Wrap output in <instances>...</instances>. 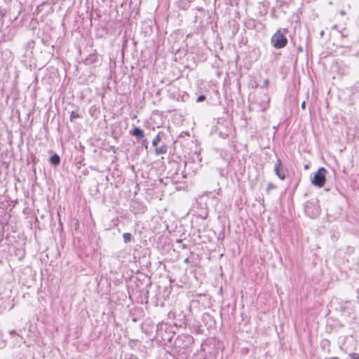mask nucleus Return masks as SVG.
Returning <instances> with one entry per match:
<instances>
[{
	"instance_id": "obj_1",
	"label": "nucleus",
	"mask_w": 359,
	"mask_h": 359,
	"mask_svg": "<svg viewBox=\"0 0 359 359\" xmlns=\"http://www.w3.org/2000/svg\"><path fill=\"white\" fill-rule=\"evenodd\" d=\"M188 313L183 316L182 323H181V348L184 351L181 352V359H193L191 346L194 344V339L192 334H198L201 332L200 323L194 318L191 313V307H187Z\"/></svg>"
},
{
	"instance_id": "obj_2",
	"label": "nucleus",
	"mask_w": 359,
	"mask_h": 359,
	"mask_svg": "<svg viewBox=\"0 0 359 359\" xmlns=\"http://www.w3.org/2000/svg\"><path fill=\"white\" fill-rule=\"evenodd\" d=\"M208 224H200L196 228H192L191 231L189 233L191 241L190 244L194 245L197 243H212L216 238V232L215 231L207 229Z\"/></svg>"
},
{
	"instance_id": "obj_3",
	"label": "nucleus",
	"mask_w": 359,
	"mask_h": 359,
	"mask_svg": "<svg viewBox=\"0 0 359 359\" xmlns=\"http://www.w3.org/2000/svg\"><path fill=\"white\" fill-rule=\"evenodd\" d=\"M191 210L196 216L195 221L191 220L192 225L194 223L196 226L200 224L207 223L205 219L208 216V208L206 203L201 201H196Z\"/></svg>"
},
{
	"instance_id": "obj_4",
	"label": "nucleus",
	"mask_w": 359,
	"mask_h": 359,
	"mask_svg": "<svg viewBox=\"0 0 359 359\" xmlns=\"http://www.w3.org/2000/svg\"><path fill=\"white\" fill-rule=\"evenodd\" d=\"M186 238H181V248L183 252H181V255L184 257V262L186 264H190L191 266L196 265L198 260V255L194 252V245L190 243H185L184 241Z\"/></svg>"
},
{
	"instance_id": "obj_5",
	"label": "nucleus",
	"mask_w": 359,
	"mask_h": 359,
	"mask_svg": "<svg viewBox=\"0 0 359 359\" xmlns=\"http://www.w3.org/2000/svg\"><path fill=\"white\" fill-rule=\"evenodd\" d=\"M288 33L287 29H278L271 38V43L276 49L285 48L287 43L286 34Z\"/></svg>"
},
{
	"instance_id": "obj_6",
	"label": "nucleus",
	"mask_w": 359,
	"mask_h": 359,
	"mask_svg": "<svg viewBox=\"0 0 359 359\" xmlns=\"http://www.w3.org/2000/svg\"><path fill=\"white\" fill-rule=\"evenodd\" d=\"M304 210L306 215L312 219L317 218L321 212L318 199L314 198L307 201L304 203Z\"/></svg>"
},
{
	"instance_id": "obj_7",
	"label": "nucleus",
	"mask_w": 359,
	"mask_h": 359,
	"mask_svg": "<svg viewBox=\"0 0 359 359\" xmlns=\"http://www.w3.org/2000/svg\"><path fill=\"white\" fill-rule=\"evenodd\" d=\"M202 349L199 353V356L202 357L203 359H222V355L220 354L218 348L215 346L210 344H203L201 346Z\"/></svg>"
},
{
	"instance_id": "obj_8",
	"label": "nucleus",
	"mask_w": 359,
	"mask_h": 359,
	"mask_svg": "<svg viewBox=\"0 0 359 359\" xmlns=\"http://www.w3.org/2000/svg\"><path fill=\"white\" fill-rule=\"evenodd\" d=\"M245 32L248 30H254L256 33H259L265 29V25L260 20L252 18H247L244 21Z\"/></svg>"
},
{
	"instance_id": "obj_9",
	"label": "nucleus",
	"mask_w": 359,
	"mask_h": 359,
	"mask_svg": "<svg viewBox=\"0 0 359 359\" xmlns=\"http://www.w3.org/2000/svg\"><path fill=\"white\" fill-rule=\"evenodd\" d=\"M326 173L327 170L324 167L319 168L311 177V184L319 188L323 187L326 181Z\"/></svg>"
},
{
	"instance_id": "obj_10",
	"label": "nucleus",
	"mask_w": 359,
	"mask_h": 359,
	"mask_svg": "<svg viewBox=\"0 0 359 359\" xmlns=\"http://www.w3.org/2000/svg\"><path fill=\"white\" fill-rule=\"evenodd\" d=\"M184 170L182 172V177L183 178H191L193 175L194 174L196 170V165L194 162V158L191 157L190 158L189 157L187 158L186 155H184Z\"/></svg>"
},
{
	"instance_id": "obj_11",
	"label": "nucleus",
	"mask_w": 359,
	"mask_h": 359,
	"mask_svg": "<svg viewBox=\"0 0 359 359\" xmlns=\"http://www.w3.org/2000/svg\"><path fill=\"white\" fill-rule=\"evenodd\" d=\"M273 172L282 181L287 178L289 172L287 168L283 165L282 161L278 158L275 163Z\"/></svg>"
},
{
	"instance_id": "obj_12",
	"label": "nucleus",
	"mask_w": 359,
	"mask_h": 359,
	"mask_svg": "<svg viewBox=\"0 0 359 359\" xmlns=\"http://www.w3.org/2000/svg\"><path fill=\"white\" fill-rule=\"evenodd\" d=\"M339 34L340 36L339 46L342 48H351L352 47V45L348 39V33L346 32V29H344V31L339 32Z\"/></svg>"
},
{
	"instance_id": "obj_13",
	"label": "nucleus",
	"mask_w": 359,
	"mask_h": 359,
	"mask_svg": "<svg viewBox=\"0 0 359 359\" xmlns=\"http://www.w3.org/2000/svg\"><path fill=\"white\" fill-rule=\"evenodd\" d=\"M292 0H278L276 8L281 12L286 13L289 8V4Z\"/></svg>"
},
{
	"instance_id": "obj_14",
	"label": "nucleus",
	"mask_w": 359,
	"mask_h": 359,
	"mask_svg": "<svg viewBox=\"0 0 359 359\" xmlns=\"http://www.w3.org/2000/svg\"><path fill=\"white\" fill-rule=\"evenodd\" d=\"M130 135L135 137L137 140L142 139L144 137V132L140 127L135 126L129 132Z\"/></svg>"
},
{
	"instance_id": "obj_15",
	"label": "nucleus",
	"mask_w": 359,
	"mask_h": 359,
	"mask_svg": "<svg viewBox=\"0 0 359 359\" xmlns=\"http://www.w3.org/2000/svg\"><path fill=\"white\" fill-rule=\"evenodd\" d=\"M98 62V55L97 53L90 54L84 60L86 65H90Z\"/></svg>"
},
{
	"instance_id": "obj_16",
	"label": "nucleus",
	"mask_w": 359,
	"mask_h": 359,
	"mask_svg": "<svg viewBox=\"0 0 359 359\" xmlns=\"http://www.w3.org/2000/svg\"><path fill=\"white\" fill-rule=\"evenodd\" d=\"M60 161H61V159H60V156L56 154V153H54L53 154H52L50 158H49V162L50 163L53 165V166H57L58 165H60Z\"/></svg>"
},
{
	"instance_id": "obj_17",
	"label": "nucleus",
	"mask_w": 359,
	"mask_h": 359,
	"mask_svg": "<svg viewBox=\"0 0 359 359\" xmlns=\"http://www.w3.org/2000/svg\"><path fill=\"white\" fill-rule=\"evenodd\" d=\"M189 180V182L188 183L187 182H182L181 181V190H184V191H189L190 189V188L193 186V183H192V181H191V178L190 177H188Z\"/></svg>"
},
{
	"instance_id": "obj_18",
	"label": "nucleus",
	"mask_w": 359,
	"mask_h": 359,
	"mask_svg": "<svg viewBox=\"0 0 359 359\" xmlns=\"http://www.w3.org/2000/svg\"><path fill=\"white\" fill-rule=\"evenodd\" d=\"M167 152V146L162 145L160 147H156L155 149V154L158 156L160 154H165Z\"/></svg>"
},
{
	"instance_id": "obj_19",
	"label": "nucleus",
	"mask_w": 359,
	"mask_h": 359,
	"mask_svg": "<svg viewBox=\"0 0 359 359\" xmlns=\"http://www.w3.org/2000/svg\"><path fill=\"white\" fill-rule=\"evenodd\" d=\"M181 100L183 102L194 101V97L193 96L191 97L188 93L184 92V93L181 95Z\"/></svg>"
},
{
	"instance_id": "obj_20",
	"label": "nucleus",
	"mask_w": 359,
	"mask_h": 359,
	"mask_svg": "<svg viewBox=\"0 0 359 359\" xmlns=\"http://www.w3.org/2000/svg\"><path fill=\"white\" fill-rule=\"evenodd\" d=\"M351 91L353 97L359 98V83L352 87Z\"/></svg>"
},
{
	"instance_id": "obj_21",
	"label": "nucleus",
	"mask_w": 359,
	"mask_h": 359,
	"mask_svg": "<svg viewBox=\"0 0 359 359\" xmlns=\"http://www.w3.org/2000/svg\"><path fill=\"white\" fill-rule=\"evenodd\" d=\"M248 86L252 88H257L259 87V83L254 77H250L248 81Z\"/></svg>"
},
{
	"instance_id": "obj_22",
	"label": "nucleus",
	"mask_w": 359,
	"mask_h": 359,
	"mask_svg": "<svg viewBox=\"0 0 359 359\" xmlns=\"http://www.w3.org/2000/svg\"><path fill=\"white\" fill-rule=\"evenodd\" d=\"M337 326L341 327H343V325L341 323H340L339 322H337L334 325H327V327H326L327 332H331L334 330V328H335Z\"/></svg>"
},
{
	"instance_id": "obj_23",
	"label": "nucleus",
	"mask_w": 359,
	"mask_h": 359,
	"mask_svg": "<svg viewBox=\"0 0 359 359\" xmlns=\"http://www.w3.org/2000/svg\"><path fill=\"white\" fill-rule=\"evenodd\" d=\"M161 133H158V135L152 140V146L156 147L157 145L158 144V143L161 142Z\"/></svg>"
},
{
	"instance_id": "obj_24",
	"label": "nucleus",
	"mask_w": 359,
	"mask_h": 359,
	"mask_svg": "<svg viewBox=\"0 0 359 359\" xmlns=\"http://www.w3.org/2000/svg\"><path fill=\"white\" fill-rule=\"evenodd\" d=\"M123 238L125 243H128L132 241V235L130 233H124Z\"/></svg>"
},
{
	"instance_id": "obj_25",
	"label": "nucleus",
	"mask_w": 359,
	"mask_h": 359,
	"mask_svg": "<svg viewBox=\"0 0 359 359\" xmlns=\"http://www.w3.org/2000/svg\"><path fill=\"white\" fill-rule=\"evenodd\" d=\"M277 188V186L273 184V182H269L268 184H267V187L266 189V194H270V191L271 189H276Z\"/></svg>"
},
{
	"instance_id": "obj_26",
	"label": "nucleus",
	"mask_w": 359,
	"mask_h": 359,
	"mask_svg": "<svg viewBox=\"0 0 359 359\" xmlns=\"http://www.w3.org/2000/svg\"><path fill=\"white\" fill-rule=\"evenodd\" d=\"M80 117V115L78 114L77 111H72L70 114V121L74 122L76 118H78Z\"/></svg>"
},
{
	"instance_id": "obj_27",
	"label": "nucleus",
	"mask_w": 359,
	"mask_h": 359,
	"mask_svg": "<svg viewBox=\"0 0 359 359\" xmlns=\"http://www.w3.org/2000/svg\"><path fill=\"white\" fill-rule=\"evenodd\" d=\"M225 235H224V226H222V231L219 232V235L217 236V241H222L224 239Z\"/></svg>"
},
{
	"instance_id": "obj_28",
	"label": "nucleus",
	"mask_w": 359,
	"mask_h": 359,
	"mask_svg": "<svg viewBox=\"0 0 359 359\" xmlns=\"http://www.w3.org/2000/svg\"><path fill=\"white\" fill-rule=\"evenodd\" d=\"M247 43H248V38L246 36H242L241 39L238 41V44L240 46H242V45H246Z\"/></svg>"
},
{
	"instance_id": "obj_29",
	"label": "nucleus",
	"mask_w": 359,
	"mask_h": 359,
	"mask_svg": "<svg viewBox=\"0 0 359 359\" xmlns=\"http://www.w3.org/2000/svg\"><path fill=\"white\" fill-rule=\"evenodd\" d=\"M206 100V96L205 95H200L198 96V97L196 99V102H201Z\"/></svg>"
},
{
	"instance_id": "obj_30",
	"label": "nucleus",
	"mask_w": 359,
	"mask_h": 359,
	"mask_svg": "<svg viewBox=\"0 0 359 359\" xmlns=\"http://www.w3.org/2000/svg\"><path fill=\"white\" fill-rule=\"evenodd\" d=\"M221 177H225L227 175V172H226L225 169L224 168H217V169Z\"/></svg>"
},
{
	"instance_id": "obj_31",
	"label": "nucleus",
	"mask_w": 359,
	"mask_h": 359,
	"mask_svg": "<svg viewBox=\"0 0 359 359\" xmlns=\"http://www.w3.org/2000/svg\"><path fill=\"white\" fill-rule=\"evenodd\" d=\"M141 145L145 149H147V150L148 149V142H147V140L146 139H142V140Z\"/></svg>"
},
{
	"instance_id": "obj_32",
	"label": "nucleus",
	"mask_w": 359,
	"mask_h": 359,
	"mask_svg": "<svg viewBox=\"0 0 359 359\" xmlns=\"http://www.w3.org/2000/svg\"><path fill=\"white\" fill-rule=\"evenodd\" d=\"M219 137H221L222 139H226L229 137V134L226 132H222L220 131L219 133Z\"/></svg>"
},
{
	"instance_id": "obj_33",
	"label": "nucleus",
	"mask_w": 359,
	"mask_h": 359,
	"mask_svg": "<svg viewBox=\"0 0 359 359\" xmlns=\"http://www.w3.org/2000/svg\"><path fill=\"white\" fill-rule=\"evenodd\" d=\"M269 83V80L268 79H266L264 80L262 86H260V88H266Z\"/></svg>"
},
{
	"instance_id": "obj_34",
	"label": "nucleus",
	"mask_w": 359,
	"mask_h": 359,
	"mask_svg": "<svg viewBox=\"0 0 359 359\" xmlns=\"http://www.w3.org/2000/svg\"><path fill=\"white\" fill-rule=\"evenodd\" d=\"M348 359H359V355L357 353L350 354Z\"/></svg>"
},
{
	"instance_id": "obj_35",
	"label": "nucleus",
	"mask_w": 359,
	"mask_h": 359,
	"mask_svg": "<svg viewBox=\"0 0 359 359\" xmlns=\"http://www.w3.org/2000/svg\"><path fill=\"white\" fill-rule=\"evenodd\" d=\"M330 341L327 340V339H324L323 341H322L321 342V346L324 348L325 347V346L327 345H329L330 344Z\"/></svg>"
},
{
	"instance_id": "obj_36",
	"label": "nucleus",
	"mask_w": 359,
	"mask_h": 359,
	"mask_svg": "<svg viewBox=\"0 0 359 359\" xmlns=\"http://www.w3.org/2000/svg\"><path fill=\"white\" fill-rule=\"evenodd\" d=\"M299 182H300V177H297V179H295V180L294 182V185L295 188H297V187L298 186Z\"/></svg>"
},
{
	"instance_id": "obj_37",
	"label": "nucleus",
	"mask_w": 359,
	"mask_h": 359,
	"mask_svg": "<svg viewBox=\"0 0 359 359\" xmlns=\"http://www.w3.org/2000/svg\"><path fill=\"white\" fill-rule=\"evenodd\" d=\"M306 102L305 101H303L302 104H301V107L302 109L305 110L306 109Z\"/></svg>"
},
{
	"instance_id": "obj_38",
	"label": "nucleus",
	"mask_w": 359,
	"mask_h": 359,
	"mask_svg": "<svg viewBox=\"0 0 359 359\" xmlns=\"http://www.w3.org/2000/svg\"><path fill=\"white\" fill-rule=\"evenodd\" d=\"M182 134H184L185 135H189V131H182L181 137H182Z\"/></svg>"
},
{
	"instance_id": "obj_39",
	"label": "nucleus",
	"mask_w": 359,
	"mask_h": 359,
	"mask_svg": "<svg viewBox=\"0 0 359 359\" xmlns=\"http://www.w3.org/2000/svg\"><path fill=\"white\" fill-rule=\"evenodd\" d=\"M9 333H10L11 334H16V332H15V330H10V331H9Z\"/></svg>"
},
{
	"instance_id": "obj_40",
	"label": "nucleus",
	"mask_w": 359,
	"mask_h": 359,
	"mask_svg": "<svg viewBox=\"0 0 359 359\" xmlns=\"http://www.w3.org/2000/svg\"><path fill=\"white\" fill-rule=\"evenodd\" d=\"M110 150L113 151L114 152H115L116 151V147L114 146H111L110 147Z\"/></svg>"
},
{
	"instance_id": "obj_41",
	"label": "nucleus",
	"mask_w": 359,
	"mask_h": 359,
	"mask_svg": "<svg viewBox=\"0 0 359 359\" xmlns=\"http://www.w3.org/2000/svg\"><path fill=\"white\" fill-rule=\"evenodd\" d=\"M325 359H340L338 357H330V358H325Z\"/></svg>"
},
{
	"instance_id": "obj_42",
	"label": "nucleus",
	"mask_w": 359,
	"mask_h": 359,
	"mask_svg": "<svg viewBox=\"0 0 359 359\" xmlns=\"http://www.w3.org/2000/svg\"><path fill=\"white\" fill-rule=\"evenodd\" d=\"M237 0H229V4L233 5L234 2H236Z\"/></svg>"
},
{
	"instance_id": "obj_43",
	"label": "nucleus",
	"mask_w": 359,
	"mask_h": 359,
	"mask_svg": "<svg viewBox=\"0 0 359 359\" xmlns=\"http://www.w3.org/2000/svg\"><path fill=\"white\" fill-rule=\"evenodd\" d=\"M325 34V32L324 30H322L320 32V35L321 37H323V36Z\"/></svg>"
},
{
	"instance_id": "obj_44",
	"label": "nucleus",
	"mask_w": 359,
	"mask_h": 359,
	"mask_svg": "<svg viewBox=\"0 0 359 359\" xmlns=\"http://www.w3.org/2000/svg\"><path fill=\"white\" fill-rule=\"evenodd\" d=\"M41 41L44 45H46V41L43 39H41Z\"/></svg>"
},
{
	"instance_id": "obj_45",
	"label": "nucleus",
	"mask_w": 359,
	"mask_h": 359,
	"mask_svg": "<svg viewBox=\"0 0 359 359\" xmlns=\"http://www.w3.org/2000/svg\"><path fill=\"white\" fill-rule=\"evenodd\" d=\"M341 212H342V208H340L339 209V212H338L339 215H341Z\"/></svg>"
},
{
	"instance_id": "obj_46",
	"label": "nucleus",
	"mask_w": 359,
	"mask_h": 359,
	"mask_svg": "<svg viewBox=\"0 0 359 359\" xmlns=\"http://www.w3.org/2000/svg\"><path fill=\"white\" fill-rule=\"evenodd\" d=\"M298 50H299V51H302V48L301 46H299V47L298 48Z\"/></svg>"
},
{
	"instance_id": "obj_47",
	"label": "nucleus",
	"mask_w": 359,
	"mask_h": 359,
	"mask_svg": "<svg viewBox=\"0 0 359 359\" xmlns=\"http://www.w3.org/2000/svg\"><path fill=\"white\" fill-rule=\"evenodd\" d=\"M133 322H136V321H137V318H134L133 319Z\"/></svg>"
},
{
	"instance_id": "obj_48",
	"label": "nucleus",
	"mask_w": 359,
	"mask_h": 359,
	"mask_svg": "<svg viewBox=\"0 0 359 359\" xmlns=\"http://www.w3.org/2000/svg\"><path fill=\"white\" fill-rule=\"evenodd\" d=\"M179 337H180V335L178 334V335L176 337L175 339H176V340H177V339H178V338H179Z\"/></svg>"
},
{
	"instance_id": "obj_49",
	"label": "nucleus",
	"mask_w": 359,
	"mask_h": 359,
	"mask_svg": "<svg viewBox=\"0 0 359 359\" xmlns=\"http://www.w3.org/2000/svg\"><path fill=\"white\" fill-rule=\"evenodd\" d=\"M309 168L308 165H305V169H307Z\"/></svg>"
},
{
	"instance_id": "obj_50",
	"label": "nucleus",
	"mask_w": 359,
	"mask_h": 359,
	"mask_svg": "<svg viewBox=\"0 0 359 359\" xmlns=\"http://www.w3.org/2000/svg\"><path fill=\"white\" fill-rule=\"evenodd\" d=\"M179 51H180V48H177V49L176 50V52L177 53V52H179Z\"/></svg>"
},
{
	"instance_id": "obj_51",
	"label": "nucleus",
	"mask_w": 359,
	"mask_h": 359,
	"mask_svg": "<svg viewBox=\"0 0 359 359\" xmlns=\"http://www.w3.org/2000/svg\"><path fill=\"white\" fill-rule=\"evenodd\" d=\"M176 241H177V243H180V239H177V240H176Z\"/></svg>"
},
{
	"instance_id": "obj_52",
	"label": "nucleus",
	"mask_w": 359,
	"mask_h": 359,
	"mask_svg": "<svg viewBox=\"0 0 359 359\" xmlns=\"http://www.w3.org/2000/svg\"><path fill=\"white\" fill-rule=\"evenodd\" d=\"M184 121V119H182V121H181V123H183Z\"/></svg>"
},
{
	"instance_id": "obj_53",
	"label": "nucleus",
	"mask_w": 359,
	"mask_h": 359,
	"mask_svg": "<svg viewBox=\"0 0 359 359\" xmlns=\"http://www.w3.org/2000/svg\"><path fill=\"white\" fill-rule=\"evenodd\" d=\"M175 359H178V358H175Z\"/></svg>"
}]
</instances>
